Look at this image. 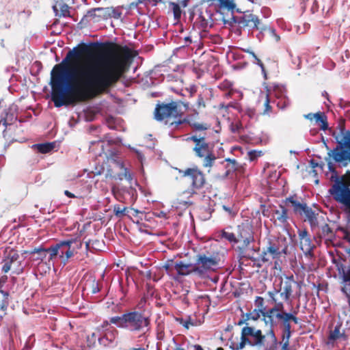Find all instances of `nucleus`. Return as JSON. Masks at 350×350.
I'll use <instances>...</instances> for the list:
<instances>
[{"label": "nucleus", "instance_id": "nucleus-51", "mask_svg": "<svg viewBox=\"0 0 350 350\" xmlns=\"http://www.w3.org/2000/svg\"><path fill=\"white\" fill-rule=\"evenodd\" d=\"M247 52L249 53L254 58V59H255L254 63L258 64V66H260V68H262V71H264V65H263L262 62H261V60L257 57V56L255 55V53L253 51L247 50Z\"/></svg>", "mask_w": 350, "mask_h": 350}, {"label": "nucleus", "instance_id": "nucleus-32", "mask_svg": "<svg viewBox=\"0 0 350 350\" xmlns=\"http://www.w3.org/2000/svg\"><path fill=\"white\" fill-rule=\"evenodd\" d=\"M59 246H58V243H56L55 245H51L50 247L45 248V252L46 254L49 253V260H53L57 256L59 257Z\"/></svg>", "mask_w": 350, "mask_h": 350}, {"label": "nucleus", "instance_id": "nucleus-36", "mask_svg": "<svg viewBox=\"0 0 350 350\" xmlns=\"http://www.w3.org/2000/svg\"><path fill=\"white\" fill-rule=\"evenodd\" d=\"M296 282L293 280V276L288 277L284 282L283 291L291 296L293 293V284Z\"/></svg>", "mask_w": 350, "mask_h": 350}, {"label": "nucleus", "instance_id": "nucleus-43", "mask_svg": "<svg viewBox=\"0 0 350 350\" xmlns=\"http://www.w3.org/2000/svg\"><path fill=\"white\" fill-rule=\"evenodd\" d=\"M340 326L336 325L334 327V330H332L330 332V334L329 336V340H336L338 339L340 336H343V334H341L340 333Z\"/></svg>", "mask_w": 350, "mask_h": 350}, {"label": "nucleus", "instance_id": "nucleus-49", "mask_svg": "<svg viewBox=\"0 0 350 350\" xmlns=\"http://www.w3.org/2000/svg\"><path fill=\"white\" fill-rule=\"evenodd\" d=\"M110 16L109 18H113L115 19H118L121 17L122 12L118 10L113 8H109Z\"/></svg>", "mask_w": 350, "mask_h": 350}, {"label": "nucleus", "instance_id": "nucleus-38", "mask_svg": "<svg viewBox=\"0 0 350 350\" xmlns=\"http://www.w3.org/2000/svg\"><path fill=\"white\" fill-rule=\"evenodd\" d=\"M99 336H100V332H98L96 329L94 332L92 333L90 335L87 337V342L88 345L90 347H94L96 344V341L98 340L99 342Z\"/></svg>", "mask_w": 350, "mask_h": 350}, {"label": "nucleus", "instance_id": "nucleus-31", "mask_svg": "<svg viewBox=\"0 0 350 350\" xmlns=\"http://www.w3.org/2000/svg\"><path fill=\"white\" fill-rule=\"evenodd\" d=\"M60 13H58V10L56 5L53 6V9L55 12V15L59 17H68L70 16L69 6L66 3L59 4Z\"/></svg>", "mask_w": 350, "mask_h": 350}, {"label": "nucleus", "instance_id": "nucleus-8", "mask_svg": "<svg viewBox=\"0 0 350 350\" xmlns=\"http://www.w3.org/2000/svg\"><path fill=\"white\" fill-rule=\"evenodd\" d=\"M111 191L116 200L125 204H133L137 198V190L132 185L129 187L113 186Z\"/></svg>", "mask_w": 350, "mask_h": 350}, {"label": "nucleus", "instance_id": "nucleus-35", "mask_svg": "<svg viewBox=\"0 0 350 350\" xmlns=\"http://www.w3.org/2000/svg\"><path fill=\"white\" fill-rule=\"evenodd\" d=\"M170 8L173 12L174 17L176 21H179L181 17V9L178 3L174 2L169 3Z\"/></svg>", "mask_w": 350, "mask_h": 350}, {"label": "nucleus", "instance_id": "nucleus-50", "mask_svg": "<svg viewBox=\"0 0 350 350\" xmlns=\"http://www.w3.org/2000/svg\"><path fill=\"white\" fill-rule=\"evenodd\" d=\"M192 128H193L196 131H205L208 129V126L206 124H200L198 122H195L192 124Z\"/></svg>", "mask_w": 350, "mask_h": 350}, {"label": "nucleus", "instance_id": "nucleus-54", "mask_svg": "<svg viewBox=\"0 0 350 350\" xmlns=\"http://www.w3.org/2000/svg\"><path fill=\"white\" fill-rule=\"evenodd\" d=\"M296 314L297 312H288V322L290 323V321H293L294 322L295 324H297L299 323V319L298 318L296 317Z\"/></svg>", "mask_w": 350, "mask_h": 350}, {"label": "nucleus", "instance_id": "nucleus-5", "mask_svg": "<svg viewBox=\"0 0 350 350\" xmlns=\"http://www.w3.org/2000/svg\"><path fill=\"white\" fill-rule=\"evenodd\" d=\"M286 202H290L293 207V211L295 214L301 216H305V221H308L312 230L319 226L318 216L319 213H316L310 207L308 206L306 203H300L295 200L293 196H290L286 199Z\"/></svg>", "mask_w": 350, "mask_h": 350}, {"label": "nucleus", "instance_id": "nucleus-9", "mask_svg": "<svg viewBox=\"0 0 350 350\" xmlns=\"http://www.w3.org/2000/svg\"><path fill=\"white\" fill-rule=\"evenodd\" d=\"M286 246L282 247L280 245V243L278 241H269L267 246L263 250L260 255V258L264 262H269L280 258L282 254H286Z\"/></svg>", "mask_w": 350, "mask_h": 350}, {"label": "nucleus", "instance_id": "nucleus-7", "mask_svg": "<svg viewBox=\"0 0 350 350\" xmlns=\"http://www.w3.org/2000/svg\"><path fill=\"white\" fill-rule=\"evenodd\" d=\"M334 199L347 206H350V186L340 176H336L335 183L329 189Z\"/></svg>", "mask_w": 350, "mask_h": 350}, {"label": "nucleus", "instance_id": "nucleus-30", "mask_svg": "<svg viewBox=\"0 0 350 350\" xmlns=\"http://www.w3.org/2000/svg\"><path fill=\"white\" fill-rule=\"evenodd\" d=\"M252 330L250 329H242L241 342L237 346L236 350L243 349L246 343L252 345L251 341L247 338L248 334H251Z\"/></svg>", "mask_w": 350, "mask_h": 350}, {"label": "nucleus", "instance_id": "nucleus-26", "mask_svg": "<svg viewBox=\"0 0 350 350\" xmlns=\"http://www.w3.org/2000/svg\"><path fill=\"white\" fill-rule=\"evenodd\" d=\"M16 116L11 111L10 109H6L4 110V111L1 113V122L3 126L7 127L8 125L12 124L14 120L16 119Z\"/></svg>", "mask_w": 350, "mask_h": 350}, {"label": "nucleus", "instance_id": "nucleus-58", "mask_svg": "<svg viewBox=\"0 0 350 350\" xmlns=\"http://www.w3.org/2000/svg\"><path fill=\"white\" fill-rule=\"evenodd\" d=\"M279 293H280V297H281V298L282 299H284L286 301L289 300L290 297H291L290 295H288V293H285L284 291H282V292L280 291Z\"/></svg>", "mask_w": 350, "mask_h": 350}, {"label": "nucleus", "instance_id": "nucleus-21", "mask_svg": "<svg viewBox=\"0 0 350 350\" xmlns=\"http://www.w3.org/2000/svg\"><path fill=\"white\" fill-rule=\"evenodd\" d=\"M118 332L116 328H109L107 332H100V336H99V344L104 347H108L111 344L113 343Z\"/></svg>", "mask_w": 350, "mask_h": 350}, {"label": "nucleus", "instance_id": "nucleus-6", "mask_svg": "<svg viewBox=\"0 0 350 350\" xmlns=\"http://www.w3.org/2000/svg\"><path fill=\"white\" fill-rule=\"evenodd\" d=\"M288 312L285 311L274 313V314L264 315L263 321L267 325L273 328L278 325H282L283 329V340H289L291 336V326L288 322Z\"/></svg>", "mask_w": 350, "mask_h": 350}, {"label": "nucleus", "instance_id": "nucleus-48", "mask_svg": "<svg viewBox=\"0 0 350 350\" xmlns=\"http://www.w3.org/2000/svg\"><path fill=\"white\" fill-rule=\"evenodd\" d=\"M187 141H192L195 142V146H197L198 145L202 144V142H205L206 139L204 137H198L197 135H192L191 137H189L186 139Z\"/></svg>", "mask_w": 350, "mask_h": 350}, {"label": "nucleus", "instance_id": "nucleus-40", "mask_svg": "<svg viewBox=\"0 0 350 350\" xmlns=\"http://www.w3.org/2000/svg\"><path fill=\"white\" fill-rule=\"evenodd\" d=\"M268 93H271V98L274 96L275 99L286 96L285 88L279 85L275 86L272 92Z\"/></svg>", "mask_w": 350, "mask_h": 350}, {"label": "nucleus", "instance_id": "nucleus-1", "mask_svg": "<svg viewBox=\"0 0 350 350\" xmlns=\"http://www.w3.org/2000/svg\"><path fill=\"white\" fill-rule=\"evenodd\" d=\"M90 47H108L112 52L114 44L109 42H81L70 50L61 63L51 71V100L55 107L72 105L77 90L79 99L85 100L103 92L119 81L128 70L133 56L129 49L113 53L109 57H98L82 65L77 70H70L68 64L72 58H80Z\"/></svg>", "mask_w": 350, "mask_h": 350}, {"label": "nucleus", "instance_id": "nucleus-12", "mask_svg": "<svg viewBox=\"0 0 350 350\" xmlns=\"http://www.w3.org/2000/svg\"><path fill=\"white\" fill-rule=\"evenodd\" d=\"M299 247L306 256L312 258L314 245L312 243L310 236L306 229H298Z\"/></svg>", "mask_w": 350, "mask_h": 350}, {"label": "nucleus", "instance_id": "nucleus-64", "mask_svg": "<svg viewBox=\"0 0 350 350\" xmlns=\"http://www.w3.org/2000/svg\"><path fill=\"white\" fill-rule=\"evenodd\" d=\"M288 345H289V340H286L282 345V350H288Z\"/></svg>", "mask_w": 350, "mask_h": 350}, {"label": "nucleus", "instance_id": "nucleus-63", "mask_svg": "<svg viewBox=\"0 0 350 350\" xmlns=\"http://www.w3.org/2000/svg\"><path fill=\"white\" fill-rule=\"evenodd\" d=\"M64 194L68 197V198H76V196H75V194H73L72 193L70 192L68 190H65L64 191Z\"/></svg>", "mask_w": 350, "mask_h": 350}, {"label": "nucleus", "instance_id": "nucleus-57", "mask_svg": "<svg viewBox=\"0 0 350 350\" xmlns=\"http://www.w3.org/2000/svg\"><path fill=\"white\" fill-rule=\"evenodd\" d=\"M318 9H319L318 2L316 0H314V1H313L310 11L312 14H314L315 12H317L318 11Z\"/></svg>", "mask_w": 350, "mask_h": 350}, {"label": "nucleus", "instance_id": "nucleus-4", "mask_svg": "<svg viewBox=\"0 0 350 350\" xmlns=\"http://www.w3.org/2000/svg\"><path fill=\"white\" fill-rule=\"evenodd\" d=\"M340 133L335 137L338 146L328 152L336 162L347 161L350 158V131H346L343 126L340 125Z\"/></svg>", "mask_w": 350, "mask_h": 350}, {"label": "nucleus", "instance_id": "nucleus-45", "mask_svg": "<svg viewBox=\"0 0 350 350\" xmlns=\"http://www.w3.org/2000/svg\"><path fill=\"white\" fill-rule=\"evenodd\" d=\"M263 152L261 150H250L248 152V157L251 161H255L257 158L261 157Z\"/></svg>", "mask_w": 350, "mask_h": 350}, {"label": "nucleus", "instance_id": "nucleus-10", "mask_svg": "<svg viewBox=\"0 0 350 350\" xmlns=\"http://www.w3.org/2000/svg\"><path fill=\"white\" fill-rule=\"evenodd\" d=\"M196 157L203 158V166L204 167H211L213 165L216 160L215 154L210 148V145L206 141L202 144L194 146L193 148Z\"/></svg>", "mask_w": 350, "mask_h": 350}, {"label": "nucleus", "instance_id": "nucleus-14", "mask_svg": "<svg viewBox=\"0 0 350 350\" xmlns=\"http://www.w3.org/2000/svg\"><path fill=\"white\" fill-rule=\"evenodd\" d=\"M238 23L243 27H247L250 30L256 29L259 32L261 31V29L264 26V24L260 22L258 17L250 12H245L239 18Z\"/></svg>", "mask_w": 350, "mask_h": 350}, {"label": "nucleus", "instance_id": "nucleus-13", "mask_svg": "<svg viewBox=\"0 0 350 350\" xmlns=\"http://www.w3.org/2000/svg\"><path fill=\"white\" fill-rule=\"evenodd\" d=\"M177 105L175 102L157 105L154 111L155 119L159 121L175 116L177 114Z\"/></svg>", "mask_w": 350, "mask_h": 350}, {"label": "nucleus", "instance_id": "nucleus-11", "mask_svg": "<svg viewBox=\"0 0 350 350\" xmlns=\"http://www.w3.org/2000/svg\"><path fill=\"white\" fill-rule=\"evenodd\" d=\"M57 243L58 246H59V258L66 265L68 260L76 253V249L72 247V244L77 243V239L71 238L59 241Z\"/></svg>", "mask_w": 350, "mask_h": 350}, {"label": "nucleus", "instance_id": "nucleus-42", "mask_svg": "<svg viewBox=\"0 0 350 350\" xmlns=\"http://www.w3.org/2000/svg\"><path fill=\"white\" fill-rule=\"evenodd\" d=\"M255 305L258 308L257 310H258L264 317V315H265V312H267V310H266L265 307L264 299L261 297H256Z\"/></svg>", "mask_w": 350, "mask_h": 350}, {"label": "nucleus", "instance_id": "nucleus-33", "mask_svg": "<svg viewBox=\"0 0 350 350\" xmlns=\"http://www.w3.org/2000/svg\"><path fill=\"white\" fill-rule=\"evenodd\" d=\"M220 237L221 239H225L231 243H238L237 236H236L234 233L228 232L225 230H222L221 231Z\"/></svg>", "mask_w": 350, "mask_h": 350}, {"label": "nucleus", "instance_id": "nucleus-18", "mask_svg": "<svg viewBox=\"0 0 350 350\" xmlns=\"http://www.w3.org/2000/svg\"><path fill=\"white\" fill-rule=\"evenodd\" d=\"M272 219L274 222H278L281 225L288 223V215L287 209L284 206L280 204L278 208L274 207L271 209Z\"/></svg>", "mask_w": 350, "mask_h": 350}, {"label": "nucleus", "instance_id": "nucleus-34", "mask_svg": "<svg viewBox=\"0 0 350 350\" xmlns=\"http://www.w3.org/2000/svg\"><path fill=\"white\" fill-rule=\"evenodd\" d=\"M338 271L339 275L342 277L343 282L350 284V267L348 269L345 270L342 265L338 266Z\"/></svg>", "mask_w": 350, "mask_h": 350}, {"label": "nucleus", "instance_id": "nucleus-19", "mask_svg": "<svg viewBox=\"0 0 350 350\" xmlns=\"http://www.w3.org/2000/svg\"><path fill=\"white\" fill-rule=\"evenodd\" d=\"M109 8H96L89 10L86 16L94 20V22H99L101 20L109 18Z\"/></svg>", "mask_w": 350, "mask_h": 350}, {"label": "nucleus", "instance_id": "nucleus-20", "mask_svg": "<svg viewBox=\"0 0 350 350\" xmlns=\"http://www.w3.org/2000/svg\"><path fill=\"white\" fill-rule=\"evenodd\" d=\"M212 17L213 14L210 10H200L196 19V23L202 29L211 27L213 25Z\"/></svg>", "mask_w": 350, "mask_h": 350}, {"label": "nucleus", "instance_id": "nucleus-17", "mask_svg": "<svg viewBox=\"0 0 350 350\" xmlns=\"http://www.w3.org/2000/svg\"><path fill=\"white\" fill-rule=\"evenodd\" d=\"M19 258L20 256L17 252L14 250L6 251L1 262L3 264L2 271L8 273L11 270L12 265L16 263L20 264Z\"/></svg>", "mask_w": 350, "mask_h": 350}, {"label": "nucleus", "instance_id": "nucleus-15", "mask_svg": "<svg viewBox=\"0 0 350 350\" xmlns=\"http://www.w3.org/2000/svg\"><path fill=\"white\" fill-rule=\"evenodd\" d=\"M183 174L185 176H189L190 178L193 189H200L205 183L203 173L197 168H188L184 171Z\"/></svg>", "mask_w": 350, "mask_h": 350}, {"label": "nucleus", "instance_id": "nucleus-56", "mask_svg": "<svg viewBox=\"0 0 350 350\" xmlns=\"http://www.w3.org/2000/svg\"><path fill=\"white\" fill-rule=\"evenodd\" d=\"M322 232L324 236L328 235L330 232H332L331 228L328 224H324L322 228Z\"/></svg>", "mask_w": 350, "mask_h": 350}, {"label": "nucleus", "instance_id": "nucleus-52", "mask_svg": "<svg viewBox=\"0 0 350 350\" xmlns=\"http://www.w3.org/2000/svg\"><path fill=\"white\" fill-rule=\"evenodd\" d=\"M280 292V291L274 288L273 291H268L267 292V294L269 295V297L271 298L272 302H275L277 301L276 298H275V296L276 295Z\"/></svg>", "mask_w": 350, "mask_h": 350}, {"label": "nucleus", "instance_id": "nucleus-39", "mask_svg": "<svg viewBox=\"0 0 350 350\" xmlns=\"http://www.w3.org/2000/svg\"><path fill=\"white\" fill-rule=\"evenodd\" d=\"M273 304L275 306L273 308L267 310V312H265V315L271 314H274V313L282 312L284 311V306L283 303L278 302L276 301L275 302H273Z\"/></svg>", "mask_w": 350, "mask_h": 350}, {"label": "nucleus", "instance_id": "nucleus-62", "mask_svg": "<svg viewBox=\"0 0 350 350\" xmlns=\"http://www.w3.org/2000/svg\"><path fill=\"white\" fill-rule=\"evenodd\" d=\"M156 216L160 218H166L167 217V213L164 211H160L159 213L156 214Z\"/></svg>", "mask_w": 350, "mask_h": 350}, {"label": "nucleus", "instance_id": "nucleus-47", "mask_svg": "<svg viewBox=\"0 0 350 350\" xmlns=\"http://www.w3.org/2000/svg\"><path fill=\"white\" fill-rule=\"evenodd\" d=\"M271 98V93H267L266 94V100L265 102V111L263 112L264 114L267 113L271 109V107L270 106L269 103L271 102H273Z\"/></svg>", "mask_w": 350, "mask_h": 350}, {"label": "nucleus", "instance_id": "nucleus-53", "mask_svg": "<svg viewBox=\"0 0 350 350\" xmlns=\"http://www.w3.org/2000/svg\"><path fill=\"white\" fill-rule=\"evenodd\" d=\"M327 165L329 170L332 173V179L334 180V181L335 182L336 176H338L337 175V172L335 170L334 167L331 162H329Z\"/></svg>", "mask_w": 350, "mask_h": 350}, {"label": "nucleus", "instance_id": "nucleus-41", "mask_svg": "<svg viewBox=\"0 0 350 350\" xmlns=\"http://www.w3.org/2000/svg\"><path fill=\"white\" fill-rule=\"evenodd\" d=\"M2 299L0 301V310L3 312V314H5V310L8 308L9 301H8V297L9 293L8 292H2Z\"/></svg>", "mask_w": 350, "mask_h": 350}, {"label": "nucleus", "instance_id": "nucleus-60", "mask_svg": "<svg viewBox=\"0 0 350 350\" xmlns=\"http://www.w3.org/2000/svg\"><path fill=\"white\" fill-rule=\"evenodd\" d=\"M137 157V159L142 163L143 160L145 159L144 154L137 150H135Z\"/></svg>", "mask_w": 350, "mask_h": 350}, {"label": "nucleus", "instance_id": "nucleus-3", "mask_svg": "<svg viewBox=\"0 0 350 350\" xmlns=\"http://www.w3.org/2000/svg\"><path fill=\"white\" fill-rule=\"evenodd\" d=\"M221 256L218 252H201L195 256V275L204 279L220 268Z\"/></svg>", "mask_w": 350, "mask_h": 350}, {"label": "nucleus", "instance_id": "nucleus-29", "mask_svg": "<svg viewBox=\"0 0 350 350\" xmlns=\"http://www.w3.org/2000/svg\"><path fill=\"white\" fill-rule=\"evenodd\" d=\"M55 146L54 142L45 143V144H37L33 145L32 148L36 149L38 152L40 153H48L51 152Z\"/></svg>", "mask_w": 350, "mask_h": 350}, {"label": "nucleus", "instance_id": "nucleus-61", "mask_svg": "<svg viewBox=\"0 0 350 350\" xmlns=\"http://www.w3.org/2000/svg\"><path fill=\"white\" fill-rule=\"evenodd\" d=\"M198 105L199 107H200V106L205 107L204 99L201 96H199V97L198 98Z\"/></svg>", "mask_w": 350, "mask_h": 350}, {"label": "nucleus", "instance_id": "nucleus-24", "mask_svg": "<svg viewBox=\"0 0 350 350\" xmlns=\"http://www.w3.org/2000/svg\"><path fill=\"white\" fill-rule=\"evenodd\" d=\"M265 34H268L277 42L280 40V36L276 33L275 29L266 25H264L261 29V31L258 32L256 37L259 40H261L264 38Z\"/></svg>", "mask_w": 350, "mask_h": 350}, {"label": "nucleus", "instance_id": "nucleus-23", "mask_svg": "<svg viewBox=\"0 0 350 350\" xmlns=\"http://www.w3.org/2000/svg\"><path fill=\"white\" fill-rule=\"evenodd\" d=\"M304 118L306 119L312 120H315L317 123L320 122L321 124V129L323 131H325L328 128V123H327V119L326 116L321 112H318L315 113H309L308 114H305Z\"/></svg>", "mask_w": 350, "mask_h": 350}, {"label": "nucleus", "instance_id": "nucleus-46", "mask_svg": "<svg viewBox=\"0 0 350 350\" xmlns=\"http://www.w3.org/2000/svg\"><path fill=\"white\" fill-rule=\"evenodd\" d=\"M126 207L121 208L120 206L118 204H116L113 206V212L117 217H122L123 216H124L126 215Z\"/></svg>", "mask_w": 350, "mask_h": 350}, {"label": "nucleus", "instance_id": "nucleus-16", "mask_svg": "<svg viewBox=\"0 0 350 350\" xmlns=\"http://www.w3.org/2000/svg\"><path fill=\"white\" fill-rule=\"evenodd\" d=\"M237 241L243 242V246L247 247L250 243L254 241L252 229L248 225L238 226Z\"/></svg>", "mask_w": 350, "mask_h": 350}, {"label": "nucleus", "instance_id": "nucleus-59", "mask_svg": "<svg viewBox=\"0 0 350 350\" xmlns=\"http://www.w3.org/2000/svg\"><path fill=\"white\" fill-rule=\"evenodd\" d=\"M222 208L225 211H226L228 213L229 215L233 216L235 215V213L232 211V209L230 207L227 206L226 205H223Z\"/></svg>", "mask_w": 350, "mask_h": 350}, {"label": "nucleus", "instance_id": "nucleus-44", "mask_svg": "<svg viewBox=\"0 0 350 350\" xmlns=\"http://www.w3.org/2000/svg\"><path fill=\"white\" fill-rule=\"evenodd\" d=\"M110 324L112 323L110 322L109 319V321H104L103 323L100 326L97 327L96 329L98 332H107V330L109 329V328H114L113 327H111Z\"/></svg>", "mask_w": 350, "mask_h": 350}, {"label": "nucleus", "instance_id": "nucleus-22", "mask_svg": "<svg viewBox=\"0 0 350 350\" xmlns=\"http://www.w3.org/2000/svg\"><path fill=\"white\" fill-rule=\"evenodd\" d=\"M174 269L177 271L178 275L187 276L191 274L195 275L194 263H185L183 261L176 262L174 265Z\"/></svg>", "mask_w": 350, "mask_h": 350}, {"label": "nucleus", "instance_id": "nucleus-55", "mask_svg": "<svg viewBox=\"0 0 350 350\" xmlns=\"http://www.w3.org/2000/svg\"><path fill=\"white\" fill-rule=\"evenodd\" d=\"M261 313L255 309L252 312L250 313V315L251 316V319L256 321L260 318Z\"/></svg>", "mask_w": 350, "mask_h": 350}, {"label": "nucleus", "instance_id": "nucleus-37", "mask_svg": "<svg viewBox=\"0 0 350 350\" xmlns=\"http://www.w3.org/2000/svg\"><path fill=\"white\" fill-rule=\"evenodd\" d=\"M273 103H275L278 108L281 109H284L289 106L290 100L288 98L285 96L283 97H280V98L275 99Z\"/></svg>", "mask_w": 350, "mask_h": 350}, {"label": "nucleus", "instance_id": "nucleus-2", "mask_svg": "<svg viewBox=\"0 0 350 350\" xmlns=\"http://www.w3.org/2000/svg\"><path fill=\"white\" fill-rule=\"evenodd\" d=\"M110 322L118 327L135 334H146L150 328V318L141 311L133 310L120 316L110 317Z\"/></svg>", "mask_w": 350, "mask_h": 350}, {"label": "nucleus", "instance_id": "nucleus-27", "mask_svg": "<svg viewBox=\"0 0 350 350\" xmlns=\"http://www.w3.org/2000/svg\"><path fill=\"white\" fill-rule=\"evenodd\" d=\"M117 165L120 169L123 170L124 171L122 174H119L118 175V179L122 180L123 178H125L129 182L131 185H132L133 174L129 171V170L127 167H124V163L122 162L118 161Z\"/></svg>", "mask_w": 350, "mask_h": 350}, {"label": "nucleus", "instance_id": "nucleus-25", "mask_svg": "<svg viewBox=\"0 0 350 350\" xmlns=\"http://www.w3.org/2000/svg\"><path fill=\"white\" fill-rule=\"evenodd\" d=\"M243 329H250L252 330L251 334H248L249 336H252L254 338V342L252 343V345H263L265 336L262 334V332L260 329L254 330V329L252 327H244Z\"/></svg>", "mask_w": 350, "mask_h": 350}, {"label": "nucleus", "instance_id": "nucleus-28", "mask_svg": "<svg viewBox=\"0 0 350 350\" xmlns=\"http://www.w3.org/2000/svg\"><path fill=\"white\" fill-rule=\"evenodd\" d=\"M25 253L29 254L30 255L37 254L38 256L36 258H33V260L43 261L46 257L45 248L42 247V246L35 247L34 249L29 251H25Z\"/></svg>", "mask_w": 350, "mask_h": 350}]
</instances>
